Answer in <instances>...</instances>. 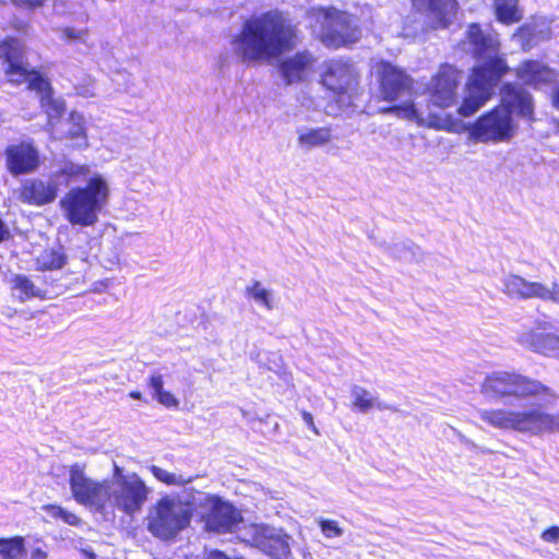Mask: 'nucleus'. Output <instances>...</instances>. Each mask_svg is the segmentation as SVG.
<instances>
[{
  "label": "nucleus",
  "instance_id": "nucleus-21",
  "mask_svg": "<svg viewBox=\"0 0 559 559\" xmlns=\"http://www.w3.org/2000/svg\"><path fill=\"white\" fill-rule=\"evenodd\" d=\"M57 197V186L40 179L23 181L19 190V200L23 203L43 205L52 202Z\"/></svg>",
  "mask_w": 559,
  "mask_h": 559
},
{
  "label": "nucleus",
  "instance_id": "nucleus-16",
  "mask_svg": "<svg viewBox=\"0 0 559 559\" xmlns=\"http://www.w3.org/2000/svg\"><path fill=\"white\" fill-rule=\"evenodd\" d=\"M413 8L424 16L427 27H448L455 17L456 0H412Z\"/></svg>",
  "mask_w": 559,
  "mask_h": 559
},
{
  "label": "nucleus",
  "instance_id": "nucleus-13",
  "mask_svg": "<svg viewBox=\"0 0 559 559\" xmlns=\"http://www.w3.org/2000/svg\"><path fill=\"white\" fill-rule=\"evenodd\" d=\"M205 528L211 532H231L242 520L240 512L228 501L212 495L201 510Z\"/></svg>",
  "mask_w": 559,
  "mask_h": 559
},
{
  "label": "nucleus",
  "instance_id": "nucleus-10",
  "mask_svg": "<svg viewBox=\"0 0 559 559\" xmlns=\"http://www.w3.org/2000/svg\"><path fill=\"white\" fill-rule=\"evenodd\" d=\"M69 483L75 501L106 511L108 480L96 481L90 478L84 472V465L76 463L70 467Z\"/></svg>",
  "mask_w": 559,
  "mask_h": 559
},
{
  "label": "nucleus",
  "instance_id": "nucleus-44",
  "mask_svg": "<svg viewBox=\"0 0 559 559\" xmlns=\"http://www.w3.org/2000/svg\"><path fill=\"white\" fill-rule=\"evenodd\" d=\"M456 436H457L459 440L462 443H464L465 445L471 447V448H477V445L471 439L465 437L463 433L456 431Z\"/></svg>",
  "mask_w": 559,
  "mask_h": 559
},
{
  "label": "nucleus",
  "instance_id": "nucleus-5",
  "mask_svg": "<svg viewBox=\"0 0 559 559\" xmlns=\"http://www.w3.org/2000/svg\"><path fill=\"white\" fill-rule=\"evenodd\" d=\"M110 189L100 174H94L85 186L71 188L60 200L63 217L72 225L92 227L109 201Z\"/></svg>",
  "mask_w": 559,
  "mask_h": 559
},
{
  "label": "nucleus",
  "instance_id": "nucleus-20",
  "mask_svg": "<svg viewBox=\"0 0 559 559\" xmlns=\"http://www.w3.org/2000/svg\"><path fill=\"white\" fill-rule=\"evenodd\" d=\"M317 59L309 51H299L286 58L280 66V71L286 84L306 81L311 74Z\"/></svg>",
  "mask_w": 559,
  "mask_h": 559
},
{
  "label": "nucleus",
  "instance_id": "nucleus-29",
  "mask_svg": "<svg viewBox=\"0 0 559 559\" xmlns=\"http://www.w3.org/2000/svg\"><path fill=\"white\" fill-rule=\"evenodd\" d=\"M95 173H92L87 165L75 164L73 162H64L60 170L56 174L57 178L64 177L66 183L78 182L81 180L88 181Z\"/></svg>",
  "mask_w": 559,
  "mask_h": 559
},
{
  "label": "nucleus",
  "instance_id": "nucleus-23",
  "mask_svg": "<svg viewBox=\"0 0 559 559\" xmlns=\"http://www.w3.org/2000/svg\"><path fill=\"white\" fill-rule=\"evenodd\" d=\"M296 133L298 147L306 152L324 147L331 144L334 138L330 127L301 126L296 129Z\"/></svg>",
  "mask_w": 559,
  "mask_h": 559
},
{
  "label": "nucleus",
  "instance_id": "nucleus-38",
  "mask_svg": "<svg viewBox=\"0 0 559 559\" xmlns=\"http://www.w3.org/2000/svg\"><path fill=\"white\" fill-rule=\"evenodd\" d=\"M389 250L392 255L401 260H407L409 257L414 255L412 248L406 247L405 245L396 243L390 247Z\"/></svg>",
  "mask_w": 559,
  "mask_h": 559
},
{
  "label": "nucleus",
  "instance_id": "nucleus-9",
  "mask_svg": "<svg viewBox=\"0 0 559 559\" xmlns=\"http://www.w3.org/2000/svg\"><path fill=\"white\" fill-rule=\"evenodd\" d=\"M322 24V41L326 46L340 47L358 40L360 32L356 19L335 8L312 9Z\"/></svg>",
  "mask_w": 559,
  "mask_h": 559
},
{
  "label": "nucleus",
  "instance_id": "nucleus-4",
  "mask_svg": "<svg viewBox=\"0 0 559 559\" xmlns=\"http://www.w3.org/2000/svg\"><path fill=\"white\" fill-rule=\"evenodd\" d=\"M502 106L481 116L472 128V135L480 142H502L511 139L514 124L511 114L523 117L533 114L532 96L518 84H506L501 90Z\"/></svg>",
  "mask_w": 559,
  "mask_h": 559
},
{
  "label": "nucleus",
  "instance_id": "nucleus-47",
  "mask_svg": "<svg viewBox=\"0 0 559 559\" xmlns=\"http://www.w3.org/2000/svg\"><path fill=\"white\" fill-rule=\"evenodd\" d=\"M205 559H229L224 552L218 550L211 551Z\"/></svg>",
  "mask_w": 559,
  "mask_h": 559
},
{
  "label": "nucleus",
  "instance_id": "nucleus-48",
  "mask_svg": "<svg viewBox=\"0 0 559 559\" xmlns=\"http://www.w3.org/2000/svg\"><path fill=\"white\" fill-rule=\"evenodd\" d=\"M31 559H47V554L37 548L32 551Z\"/></svg>",
  "mask_w": 559,
  "mask_h": 559
},
{
  "label": "nucleus",
  "instance_id": "nucleus-28",
  "mask_svg": "<svg viewBox=\"0 0 559 559\" xmlns=\"http://www.w3.org/2000/svg\"><path fill=\"white\" fill-rule=\"evenodd\" d=\"M167 496L171 497L175 501L180 502V504L183 507V511L190 513V518H192L193 510L195 508H200L202 510L204 504L207 502V499H210L212 495L189 487L185 488L179 493Z\"/></svg>",
  "mask_w": 559,
  "mask_h": 559
},
{
  "label": "nucleus",
  "instance_id": "nucleus-34",
  "mask_svg": "<svg viewBox=\"0 0 559 559\" xmlns=\"http://www.w3.org/2000/svg\"><path fill=\"white\" fill-rule=\"evenodd\" d=\"M153 476L168 486H182L191 483L192 477H186L182 474L171 473L156 465L150 467Z\"/></svg>",
  "mask_w": 559,
  "mask_h": 559
},
{
  "label": "nucleus",
  "instance_id": "nucleus-40",
  "mask_svg": "<svg viewBox=\"0 0 559 559\" xmlns=\"http://www.w3.org/2000/svg\"><path fill=\"white\" fill-rule=\"evenodd\" d=\"M148 385L153 391V396L157 395L159 392L164 390V382L162 374L155 372L151 374Z\"/></svg>",
  "mask_w": 559,
  "mask_h": 559
},
{
  "label": "nucleus",
  "instance_id": "nucleus-12",
  "mask_svg": "<svg viewBox=\"0 0 559 559\" xmlns=\"http://www.w3.org/2000/svg\"><path fill=\"white\" fill-rule=\"evenodd\" d=\"M503 293L513 299L537 298L544 301H552L559 305V284L552 283L548 286L540 282H531L526 278L509 274L504 276Z\"/></svg>",
  "mask_w": 559,
  "mask_h": 559
},
{
  "label": "nucleus",
  "instance_id": "nucleus-15",
  "mask_svg": "<svg viewBox=\"0 0 559 559\" xmlns=\"http://www.w3.org/2000/svg\"><path fill=\"white\" fill-rule=\"evenodd\" d=\"M322 84L334 94L344 95L354 91L358 74L354 66L342 59L329 60L324 63Z\"/></svg>",
  "mask_w": 559,
  "mask_h": 559
},
{
  "label": "nucleus",
  "instance_id": "nucleus-39",
  "mask_svg": "<svg viewBox=\"0 0 559 559\" xmlns=\"http://www.w3.org/2000/svg\"><path fill=\"white\" fill-rule=\"evenodd\" d=\"M165 407H178L179 401L168 391L163 390L154 396Z\"/></svg>",
  "mask_w": 559,
  "mask_h": 559
},
{
  "label": "nucleus",
  "instance_id": "nucleus-22",
  "mask_svg": "<svg viewBox=\"0 0 559 559\" xmlns=\"http://www.w3.org/2000/svg\"><path fill=\"white\" fill-rule=\"evenodd\" d=\"M28 88L38 93L41 107L48 115L49 126L53 127L52 120L58 119L64 111V102L53 98L49 82L40 75L32 76Z\"/></svg>",
  "mask_w": 559,
  "mask_h": 559
},
{
  "label": "nucleus",
  "instance_id": "nucleus-33",
  "mask_svg": "<svg viewBox=\"0 0 559 559\" xmlns=\"http://www.w3.org/2000/svg\"><path fill=\"white\" fill-rule=\"evenodd\" d=\"M25 552L22 537L0 538V559H19Z\"/></svg>",
  "mask_w": 559,
  "mask_h": 559
},
{
  "label": "nucleus",
  "instance_id": "nucleus-37",
  "mask_svg": "<svg viewBox=\"0 0 559 559\" xmlns=\"http://www.w3.org/2000/svg\"><path fill=\"white\" fill-rule=\"evenodd\" d=\"M46 510L49 515H51L53 518H60L67 524L76 525L79 523V518L74 513L69 512V511L62 509L61 507L47 506Z\"/></svg>",
  "mask_w": 559,
  "mask_h": 559
},
{
  "label": "nucleus",
  "instance_id": "nucleus-30",
  "mask_svg": "<svg viewBox=\"0 0 559 559\" xmlns=\"http://www.w3.org/2000/svg\"><path fill=\"white\" fill-rule=\"evenodd\" d=\"M519 0H493L497 17L504 24L519 22L521 15L518 11Z\"/></svg>",
  "mask_w": 559,
  "mask_h": 559
},
{
  "label": "nucleus",
  "instance_id": "nucleus-49",
  "mask_svg": "<svg viewBox=\"0 0 559 559\" xmlns=\"http://www.w3.org/2000/svg\"><path fill=\"white\" fill-rule=\"evenodd\" d=\"M10 235V231L9 229L7 228V226L0 221V241L4 240L5 238H8Z\"/></svg>",
  "mask_w": 559,
  "mask_h": 559
},
{
  "label": "nucleus",
  "instance_id": "nucleus-45",
  "mask_svg": "<svg viewBox=\"0 0 559 559\" xmlns=\"http://www.w3.org/2000/svg\"><path fill=\"white\" fill-rule=\"evenodd\" d=\"M456 436H457L459 440L462 443H464L465 445L471 447V448H477V445L471 439L465 437L463 433L456 431Z\"/></svg>",
  "mask_w": 559,
  "mask_h": 559
},
{
  "label": "nucleus",
  "instance_id": "nucleus-8",
  "mask_svg": "<svg viewBox=\"0 0 559 559\" xmlns=\"http://www.w3.org/2000/svg\"><path fill=\"white\" fill-rule=\"evenodd\" d=\"M412 94L413 80L409 75L390 63H383L381 66V95L388 102H402L401 105L389 110L403 118H417L419 115L411 100Z\"/></svg>",
  "mask_w": 559,
  "mask_h": 559
},
{
  "label": "nucleus",
  "instance_id": "nucleus-14",
  "mask_svg": "<svg viewBox=\"0 0 559 559\" xmlns=\"http://www.w3.org/2000/svg\"><path fill=\"white\" fill-rule=\"evenodd\" d=\"M550 323L537 321L534 328L519 331L515 341L522 347L544 356L559 358V335L548 331Z\"/></svg>",
  "mask_w": 559,
  "mask_h": 559
},
{
  "label": "nucleus",
  "instance_id": "nucleus-6",
  "mask_svg": "<svg viewBox=\"0 0 559 559\" xmlns=\"http://www.w3.org/2000/svg\"><path fill=\"white\" fill-rule=\"evenodd\" d=\"M148 493V487L135 473L122 474V469L115 465L114 477L107 486L106 510L111 508L133 515L142 509Z\"/></svg>",
  "mask_w": 559,
  "mask_h": 559
},
{
  "label": "nucleus",
  "instance_id": "nucleus-25",
  "mask_svg": "<svg viewBox=\"0 0 559 559\" xmlns=\"http://www.w3.org/2000/svg\"><path fill=\"white\" fill-rule=\"evenodd\" d=\"M350 395L353 399V407L358 409L360 413H368L372 408L379 411H396L393 406L380 402L377 396L371 392L359 385H353L350 389Z\"/></svg>",
  "mask_w": 559,
  "mask_h": 559
},
{
  "label": "nucleus",
  "instance_id": "nucleus-11",
  "mask_svg": "<svg viewBox=\"0 0 559 559\" xmlns=\"http://www.w3.org/2000/svg\"><path fill=\"white\" fill-rule=\"evenodd\" d=\"M290 537L282 530L264 524H252L245 528L243 540L266 555L284 559L290 552Z\"/></svg>",
  "mask_w": 559,
  "mask_h": 559
},
{
  "label": "nucleus",
  "instance_id": "nucleus-32",
  "mask_svg": "<svg viewBox=\"0 0 559 559\" xmlns=\"http://www.w3.org/2000/svg\"><path fill=\"white\" fill-rule=\"evenodd\" d=\"M12 289L19 292V299L25 301L32 297H43L40 288L24 275H15L12 280Z\"/></svg>",
  "mask_w": 559,
  "mask_h": 559
},
{
  "label": "nucleus",
  "instance_id": "nucleus-2",
  "mask_svg": "<svg viewBox=\"0 0 559 559\" xmlns=\"http://www.w3.org/2000/svg\"><path fill=\"white\" fill-rule=\"evenodd\" d=\"M298 43L297 29L280 11H269L247 19L233 36V53L245 64H260L293 50Z\"/></svg>",
  "mask_w": 559,
  "mask_h": 559
},
{
  "label": "nucleus",
  "instance_id": "nucleus-46",
  "mask_svg": "<svg viewBox=\"0 0 559 559\" xmlns=\"http://www.w3.org/2000/svg\"><path fill=\"white\" fill-rule=\"evenodd\" d=\"M456 436H457L459 440L462 443H464L465 445L471 447V448H477V445L471 439L465 437L463 433L456 431Z\"/></svg>",
  "mask_w": 559,
  "mask_h": 559
},
{
  "label": "nucleus",
  "instance_id": "nucleus-19",
  "mask_svg": "<svg viewBox=\"0 0 559 559\" xmlns=\"http://www.w3.org/2000/svg\"><path fill=\"white\" fill-rule=\"evenodd\" d=\"M0 56L4 57L5 73L11 82L22 83L29 81L36 72H28L23 66V47L17 39L10 38L0 45Z\"/></svg>",
  "mask_w": 559,
  "mask_h": 559
},
{
  "label": "nucleus",
  "instance_id": "nucleus-3",
  "mask_svg": "<svg viewBox=\"0 0 559 559\" xmlns=\"http://www.w3.org/2000/svg\"><path fill=\"white\" fill-rule=\"evenodd\" d=\"M465 45L477 59L459 108L461 116L469 117L490 98L495 84L508 71V66L499 57L500 44L497 34L485 33L477 24L469 25Z\"/></svg>",
  "mask_w": 559,
  "mask_h": 559
},
{
  "label": "nucleus",
  "instance_id": "nucleus-50",
  "mask_svg": "<svg viewBox=\"0 0 559 559\" xmlns=\"http://www.w3.org/2000/svg\"><path fill=\"white\" fill-rule=\"evenodd\" d=\"M554 106L559 110V84L554 94Z\"/></svg>",
  "mask_w": 559,
  "mask_h": 559
},
{
  "label": "nucleus",
  "instance_id": "nucleus-31",
  "mask_svg": "<svg viewBox=\"0 0 559 559\" xmlns=\"http://www.w3.org/2000/svg\"><path fill=\"white\" fill-rule=\"evenodd\" d=\"M66 263L61 249H46L36 259L38 270H59Z\"/></svg>",
  "mask_w": 559,
  "mask_h": 559
},
{
  "label": "nucleus",
  "instance_id": "nucleus-24",
  "mask_svg": "<svg viewBox=\"0 0 559 559\" xmlns=\"http://www.w3.org/2000/svg\"><path fill=\"white\" fill-rule=\"evenodd\" d=\"M518 78L527 85L538 86L554 80V72L538 61H526L516 71Z\"/></svg>",
  "mask_w": 559,
  "mask_h": 559
},
{
  "label": "nucleus",
  "instance_id": "nucleus-27",
  "mask_svg": "<svg viewBox=\"0 0 559 559\" xmlns=\"http://www.w3.org/2000/svg\"><path fill=\"white\" fill-rule=\"evenodd\" d=\"M245 297L266 311H272L275 308L274 293L260 281L253 280L246 286Z\"/></svg>",
  "mask_w": 559,
  "mask_h": 559
},
{
  "label": "nucleus",
  "instance_id": "nucleus-26",
  "mask_svg": "<svg viewBox=\"0 0 559 559\" xmlns=\"http://www.w3.org/2000/svg\"><path fill=\"white\" fill-rule=\"evenodd\" d=\"M84 118L79 112H71L69 119L61 123L62 133L74 142V146L78 148L87 147V139L85 128L83 126Z\"/></svg>",
  "mask_w": 559,
  "mask_h": 559
},
{
  "label": "nucleus",
  "instance_id": "nucleus-7",
  "mask_svg": "<svg viewBox=\"0 0 559 559\" xmlns=\"http://www.w3.org/2000/svg\"><path fill=\"white\" fill-rule=\"evenodd\" d=\"M146 521L147 531L154 537L171 540L189 526L191 518L180 502L165 496L150 508Z\"/></svg>",
  "mask_w": 559,
  "mask_h": 559
},
{
  "label": "nucleus",
  "instance_id": "nucleus-42",
  "mask_svg": "<svg viewBox=\"0 0 559 559\" xmlns=\"http://www.w3.org/2000/svg\"><path fill=\"white\" fill-rule=\"evenodd\" d=\"M46 0H13V2L20 7L27 8H39L45 3Z\"/></svg>",
  "mask_w": 559,
  "mask_h": 559
},
{
  "label": "nucleus",
  "instance_id": "nucleus-1",
  "mask_svg": "<svg viewBox=\"0 0 559 559\" xmlns=\"http://www.w3.org/2000/svg\"><path fill=\"white\" fill-rule=\"evenodd\" d=\"M480 392L492 400H537L536 407L478 409L479 418L493 428L530 436L559 430V414H549L542 409L555 405L558 395L537 380L515 372L493 371L485 378Z\"/></svg>",
  "mask_w": 559,
  "mask_h": 559
},
{
  "label": "nucleus",
  "instance_id": "nucleus-35",
  "mask_svg": "<svg viewBox=\"0 0 559 559\" xmlns=\"http://www.w3.org/2000/svg\"><path fill=\"white\" fill-rule=\"evenodd\" d=\"M60 38L68 44L88 46L90 29L87 27L66 26L60 29Z\"/></svg>",
  "mask_w": 559,
  "mask_h": 559
},
{
  "label": "nucleus",
  "instance_id": "nucleus-17",
  "mask_svg": "<svg viewBox=\"0 0 559 559\" xmlns=\"http://www.w3.org/2000/svg\"><path fill=\"white\" fill-rule=\"evenodd\" d=\"M457 82V72L453 67H441L429 86L432 104L442 108L452 106L456 99Z\"/></svg>",
  "mask_w": 559,
  "mask_h": 559
},
{
  "label": "nucleus",
  "instance_id": "nucleus-43",
  "mask_svg": "<svg viewBox=\"0 0 559 559\" xmlns=\"http://www.w3.org/2000/svg\"><path fill=\"white\" fill-rule=\"evenodd\" d=\"M301 417L305 421V424L316 433V435H319V430L317 429L316 425H314V421H313V417L310 413L306 412V411H302L301 412Z\"/></svg>",
  "mask_w": 559,
  "mask_h": 559
},
{
  "label": "nucleus",
  "instance_id": "nucleus-51",
  "mask_svg": "<svg viewBox=\"0 0 559 559\" xmlns=\"http://www.w3.org/2000/svg\"><path fill=\"white\" fill-rule=\"evenodd\" d=\"M130 396L132 399L140 400L141 399V393L140 392H131Z\"/></svg>",
  "mask_w": 559,
  "mask_h": 559
},
{
  "label": "nucleus",
  "instance_id": "nucleus-41",
  "mask_svg": "<svg viewBox=\"0 0 559 559\" xmlns=\"http://www.w3.org/2000/svg\"><path fill=\"white\" fill-rule=\"evenodd\" d=\"M542 538H543V540L548 542V543L559 542V527L552 526V527L544 531L542 534Z\"/></svg>",
  "mask_w": 559,
  "mask_h": 559
},
{
  "label": "nucleus",
  "instance_id": "nucleus-36",
  "mask_svg": "<svg viewBox=\"0 0 559 559\" xmlns=\"http://www.w3.org/2000/svg\"><path fill=\"white\" fill-rule=\"evenodd\" d=\"M318 524L326 538L340 537L344 533L343 528L334 520L319 519Z\"/></svg>",
  "mask_w": 559,
  "mask_h": 559
},
{
  "label": "nucleus",
  "instance_id": "nucleus-18",
  "mask_svg": "<svg viewBox=\"0 0 559 559\" xmlns=\"http://www.w3.org/2000/svg\"><path fill=\"white\" fill-rule=\"evenodd\" d=\"M5 166L13 176L33 173L39 166V154L28 143L9 145L5 148Z\"/></svg>",
  "mask_w": 559,
  "mask_h": 559
}]
</instances>
